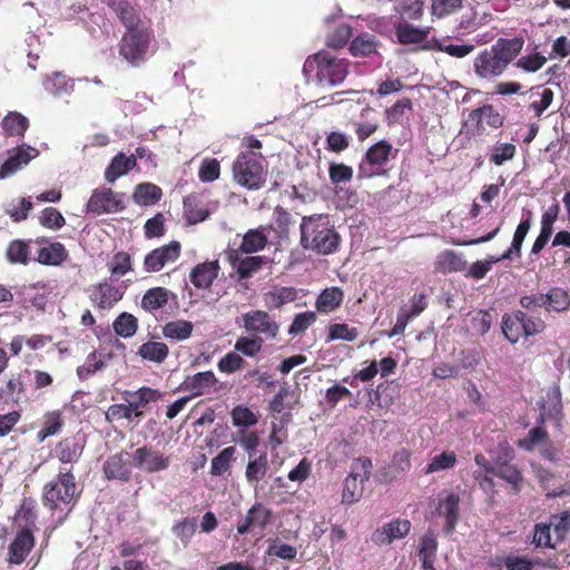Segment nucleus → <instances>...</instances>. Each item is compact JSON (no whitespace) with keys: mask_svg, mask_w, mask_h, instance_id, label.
Returning <instances> with one entry per match:
<instances>
[{"mask_svg":"<svg viewBox=\"0 0 570 570\" xmlns=\"http://www.w3.org/2000/svg\"><path fill=\"white\" fill-rule=\"evenodd\" d=\"M466 267L468 263L461 253H456L453 249H444L435 257L433 273L446 275L464 272Z\"/></svg>","mask_w":570,"mask_h":570,"instance_id":"obj_20","label":"nucleus"},{"mask_svg":"<svg viewBox=\"0 0 570 570\" xmlns=\"http://www.w3.org/2000/svg\"><path fill=\"white\" fill-rule=\"evenodd\" d=\"M156 49L154 31L148 24L126 30L118 43L119 56L135 68L142 66Z\"/></svg>","mask_w":570,"mask_h":570,"instance_id":"obj_4","label":"nucleus"},{"mask_svg":"<svg viewBox=\"0 0 570 570\" xmlns=\"http://www.w3.org/2000/svg\"><path fill=\"white\" fill-rule=\"evenodd\" d=\"M380 41L374 35L363 32L351 41L348 50L353 57H368L377 53Z\"/></svg>","mask_w":570,"mask_h":570,"instance_id":"obj_41","label":"nucleus"},{"mask_svg":"<svg viewBox=\"0 0 570 570\" xmlns=\"http://www.w3.org/2000/svg\"><path fill=\"white\" fill-rule=\"evenodd\" d=\"M197 520L196 518H183L171 527L173 534L181 542L186 548L189 546L191 538L196 533Z\"/></svg>","mask_w":570,"mask_h":570,"instance_id":"obj_52","label":"nucleus"},{"mask_svg":"<svg viewBox=\"0 0 570 570\" xmlns=\"http://www.w3.org/2000/svg\"><path fill=\"white\" fill-rule=\"evenodd\" d=\"M243 327L252 335H264L268 340H276L279 334V324L263 309H253L242 315Z\"/></svg>","mask_w":570,"mask_h":570,"instance_id":"obj_9","label":"nucleus"},{"mask_svg":"<svg viewBox=\"0 0 570 570\" xmlns=\"http://www.w3.org/2000/svg\"><path fill=\"white\" fill-rule=\"evenodd\" d=\"M108 267L111 275L119 278L131 271V257L126 252H118L108 263Z\"/></svg>","mask_w":570,"mask_h":570,"instance_id":"obj_60","label":"nucleus"},{"mask_svg":"<svg viewBox=\"0 0 570 570\" xmlns=\"http://www.w3.org/2000/svg\"><path fill=\"white\" fill-rule=\"evenodd\" d=\"M273 511L261 502H255L247 511L245 518L237 523V533L244 535L257 529L265 531L272 522Z\"/></svg>","mask_w":570,"mask_h":570,"instance_id":"obj_15","label":"nucleus"},{"mask_svg":"<svg viewBox=\"0 0 570 570\" xmlns=\"http://www.w3.org/2000/svg\"><path fill=\"white\" fill-rule=\"evenodd\" d=\"M137 166V160L134 155L126 156L124 153L116 155L105 170V179L114 183L117 178L126 175Z\"/></svg>","mask_w":570,"mask_h":570,"instance_id":"obj_38","label":"nucleus"},{"mask_svg":"<svg viewBox=\"0 0 570 570\" xmlns=\"http://www.w3.org/2000/svg\"><path fill=\"white\" fill-rule=\"evenodd\" d=\"M523 326L522 311H514L510 314H504L502 317V333L512 344H515L520 338L525 337Z\"/></svg>","mask_w":570,"mask_h":570,"instance_id":"obj_36","label":"nucleus"},{"mask_svg":"<svg viewBox=\"0 0 570 570\" xmlns=\"http://www.w3.org/2000/svg\"><path fill=\"white\" fill-rule=\"evenodd\" d=\"M525 40L522 36L499 38L490 48L480 51L473 60V70L481 79H495L521 53Z\"/></svg>","mask_w":570,"mask_h":570,"instance_id":"obj_1","label":"nucleus"},{"mask_svg":"<svg viewBox=\"0 0 570 570\" xmlns=\"http://www.w3.org/2000/svg\"><path fill=\"white\" fill-rule=\"evenodd\" d=\"M498 448L500 453L497 456L494 474L509 485L512 494L518 495L524 487V475L521 469L511 463L514 459V450L508 441L500 442Z\"/></svg>","mask_w":570,"mask_h":570,"instance_id":"obj_7","label":"nucleus"},{"mask_svg":"<svg viewBox=\"0 0 570 570\" xmlns=\"http://www.w3.org/2000/svg\"><path fill=\"white\" fill-rule=\"evenodd\" d=\"M244 253H239L238 250H225V257L230 267L236 272V275L239 281H246L252 278L257 272H259L264 266L272 263V261L262 255H247L243 257Z\"/></svg>","mask_w":570,"mask_h":570,"instance_id":"obj_8","label":"nucleus"},{"mask_svg":"<svg viewBox=\"0 0 570 570\" xmlns=\"http://www.w3.org/2000/svg\"><path fill=\"white\" fill-rule=\"evenodd\" d=\"M125 208L124 194L106 187L95 189L86 205L87 212L95 215L119 213Z\"/></svg>","mask_w":570,"mask_h":570,"instance_id":"obj_10","label":"nucleus"},{"mask_svg":"<svg viewBox=\"0 0 570 570\" xmlns=\"http://www.w3.org/2000/svg\"><path fill=\"white\" fill-rule=\"evenodd\" d=\"M264 338L257 335L239 336L234 345V350L247 357H255L262 352Z\"/></svg>","mask_w":570,"mask_h":570,"instance_id":"obj_50","label":"nucleus"},{"mask_svg":"<svg viewBox=\"0 0 570 570\" xmlns=\"http://www.w3.org/2000/svg\"><path fill=\"white\" fill-rule=\"evenodd\" d=\"M235 451L234 446H227L213 458L210 463V474L219 476L227 472L230 469V462Z\"/></svg>","mask_w":570,"mask_h":570,"instance_id":"obj_57","label":"nucleus"},{"mask_svg":"<svg viewBox=\"0 0 570 570\" xmlns=\"http://www.w3.org/2000/svg\"><path fill=\"white\" fill-rule=\"evenodd\" d=\"M210 213L197 194H190L184 199V216L189 225L206 220Z\"/></svg>","mask_w":570,"mask_h":570,"instance_id":"obj_35","label":"nucleus"},{"mask_svg":"<svg viewBox=\"0 0 570 570\" xmlns=\"http://www.w3.org/2000/svg\"><path fill=\"white\" fill-rule=\"evenodd\" d=\"M430 27L419 28L407 22H400L395 27V35L401 45H414L426 40Z\"/></svg>","mask_w":570,"mask_h":570,"instance_id":"obj_40","label":"nucleus"},{"mask_svg":"<svg viewBox=\"0 0 570 570\" xmlns=\"http://www.w3.org/2000/svg\"><path fill=\"white\" fill-rule=\"evenodd\" d=\"M216 383L215 374L212 371H205L187 376L183 383V389L191 392L193 396H198L208 393Z\"/></svg>","mask_w":570,"mask_h":570,"instance_id":"obj_32","label":"nucleus"},{"mask_svg":"<svg viewBox=\"0 0 570 570\" xmlns=\"http://www.w3.org/2000/svg\"><path fill=\"white\" fill-rule=\"evenodd\" d=\"M391 153L392 145L386 140H380L372 145L365 153L364 160L358 167V176L368 178L376 175L377 171L372 170L367 166L384 165L389 160Z\"/></svg>","mask_w":570,"mask_h":570,"instance_id":"obj_17","label":"nucleus"},{"mask_svg":"<svg viewBox=\"0 0 570 570\" xmlns=\"http://www.w3.org/2000/svg\"><path fill=\"white\" fill-rule=\"evenodd\" d=\"M547 312H564L570 306V295L560 287H551L546 293Z\"/></svg>","mask_w":570,"mask_h":570,"instance_id":"obj_51","label":"nucleus"},{"mask_svg":"<svg viewBox=\"0 0 570 570\" xmlns=\"http://www.w3.org/2000/svg\"><path fill=\"white\" fill-rule=\"evenodd\" d=\"M412 524L406 519H393L392 521L377 528L371 537V540L379 546L391 544L396 539H403L411 531Z\"/></svg>","mask_w":570,"mask_h":570,"instance_id":"obj_18","label":"nucleus"},{"mask_svg":"<svg viewBox=\"0 0 570 570\" xmlns=\"http://www.w3.org/2000/svg\"><path fill=\"white\" fill-rule=\"evenodd\" d=\"M264 158L253 151L240 153L233 164V176L247 189H259L265 183Z\"/></svg>","mask_w":570,"mask_h":570,"instance_id":"obj_5","label":"nucleus"},{"mask_svg":"<svg viewBox=\"0 0 570 570\" xmlns=\"http://www.w3.org/2000/svg\"><path fill=\"white\" fill-rule=\"evenodd\" d=\"M352 28L350 24H338L331 33L326 36L325 43L332 49L344 48L352 37Z\"/></svg>","mask_w":570,"mask_h":570,"instance_id":"obj_56","label":"nucleus"},{"mask_svg":"<svg viewBox=\"0 0 570 570\" xmlns=\"http://www.w3.org/2000/svg\"><path fill=\"white\" fill-rule=\"evenodd\" d=\"M3 132L8 137L23 136L29 127L27 117L17 111L9 112L1 121Z\"/></svg>","mask_w":570,"mask_h":570,"instance_id":"obj_46","label":"nucleus"},{"mask_svg":"<svg viewBox=\"0 0 570 570\" xmlns=\"http://www.w3.org/2000/svg\"><path fill=\"white\" fill-rule=\"evenodd\" d=\"M264 303L269 309H279L283 305L297 298V291L292 286L275 287L263 295Z\"/></svg>","mask_w":570,"mask_h":570,"instance_id":"obj_42","label":"nucleus"},{"mask_svg":"<svg viewBox=\"0 0 570 570\" xmlns=\"http://www.w3.org/2000/svg\"><path fill=\"white\" fill-rule=\"evenodd\" d=\"M132 464L138 470L151 474L167 470L170 458L153 446L144 445L132 453Z\"/></svg>","mask_w":570,"mask_h":570,"instance_id":"obj_11","label":"nucleus"},{"mask_svg":"<svg viewBox=\"0 0 570 570\" xmlns=\"http://www.w3.org/2000/svg\"><path fill=\"white\" fill-rule=\"evenodd\" d=\"M36 538L28 528L19 530L8 546L7 563L10 568L21 566L32 551Z\"/></svg>","mask_w":570,"mask_h":570,"instance_id":"obj_13","label":"nucleus"},{"mask_svg":"<svg viewBox=\"0 0 570 570\" xmlns=\"http://www.w3.org/2000/svg\"><path fill=\"white\" fill-rule=\"evenodd\" d=\"M504 120L505 117L490 104L475 108L469 114V121L475 125L479 132L484 130V122L490 128L499 129L503 126Z\"/></svg>","mask_w":570,"mask_h":570,"instance_id":"obj_21","label":"nucleus"},{"mask_svg":"<svg viewBox=\"0 0 570 570\" xmlns=\"http://www.w3.org/2000/svg\"><path fill=\"white\" fill-rule=\"evenodd\" d=\"M542 410L548 416L560 421L562 417L561 392L558 385L551 386L547 392V401Z\"/></svg>","mask_w":570,"mask_h":570,"instance_id":"obj_54","label":"nucleus"},{"mask_svg":"<svg viewBox=\"0 0 570 570\" xmlns=\"http://www.w3.org/2000/svg\"><path fill=\"white\" fill-rule=\"evenodd\" d=\"M350 72V61L323 49L306 58L303 73L307 81L315 79L318 86L341 85Z\"/></svg>","mask_w":570,"mask_h":570,"instance_id":"obj_3","label":"nucleus"},{"mask_svg":"<svg viewBox=\"0 0 570 570\" xmlns=\"http://www.w3.org/2000/svg\"><path fill=\"white\" fill-rule=\"evenodd\" d=\"M355 134L360 141H364L372 136L380 127L377 112L373 108H364L361 111L360 119L353 122Z\"/></svg>","mask_w":570,"mask_h":570,"instance_id":"obj_37","label":"nucleus"},{"mask_svg":"<svg viewBox=\"0 0 570 570\" xmlns=\"http://www.w3.org/2000/svg\"><path fill=\"white\" fill-rule=\"evenodd\" d=\"M456 463V454L453 451H443L435 455L425 468V473H434L452 469Z\"/></svg>","mask_w":570,"mask_h":570,"instance_id":"obj_59","label":"nucleus"},{"mask_svg":"<svg viewBox=\"0 0 570 570\" xmlns=\"http://www.w3.org/2000/svg\"><path fill=\"white\" fill-rule=\"evenodd\" d=\"M169 354L168 346L163 342L148 341L139 346L138 355L154 363H163Z\"/></svg>","mask_w":570,"mask_h":570,"instance_id":"obj_49","label":"nucleus"},{"mask_svg":"<svg viewBox=\"0 0 570 570\" xmlns=\"http://www.w3.org/2000/svg\"><path fill=\"white\" fill-rule=\"evenodd\" d=\"M232 421L235 426L249 428L258 422L257 415L247 406L237 405L233 409Z\"/></svg>","mask_w":570,"mask_h":570,"instance_id":"obj_62","label":"nucleus"},{"mask_svg":"<svg viewBox=\"0 0 570 570\" xmlns=\"http://www.w3.org/2000/svg\"><path fill=\"white\" fill-rule=\"evenodd\" d=\"M82 451L83 444H80L76 438H65L57 443L55 455L61 463H76Z\"/></svg>","mask_w":570,"mask_h":570,"instance_id":"obj_39","label":"nucleus"},{"mask_svg":"<svg viewBox=\"0 0 570 570\" xmlns=\"http://www.w3.org/2000/svg\"><path fill=\"white\" fill-rule=\"evenodd\" d=\"M220 266L218 261L197 264L190 272V283L199 289L209 288L217 278Z\"/></svg>","mask_w":570,"mask_h":570,"instance_id":"obj_27","label":"nucleus"},{"mask_svg":"<svg viewBox=\"0 0 570 570\" xmlns=\"http://www.w3.org/2000/svg\"><path fill=\"white\" fill-rule=\"evenodd\" d=\"M552 529L559 541L564 540L566 535L570 532V510H564L561 513L552 514L550 517Z\"/></svg>","mask_w":570,"mask_h":570,"instance_id":"obj_64","label":"nucleus"},{"mask_svg":"<svg viewBox=\"0 0 570 570\" xmlns=\"http://www.w3.org/2000/svg\"><path fill=\"white\" fill-rule=\"evenodd\" d=\"M77 484L71 471H59L57 481L49 482L43 488L42 502L51 511L60 504H70L76 500Z\"/></svg>","mask_w":570,"mask_h":570,"instance_id":"obj_6","label":"nucleus"},{"mask_svg":"<svg viewBox=\"0 0 570 570\" xmlns=\"http://www.w3.org/2000/svg\"><path fill=\"white\" fill-rule=\"evenodd\" d=\"M412 452L406 448L394 451L391 462L383 469L382 475L386 482H392L411 470Z\"/></svg>","mask_w":570,"mask_h":570,"instance_id":"obj_25","label":"nucleus"},{"mask_svg":"<svg viewBox=\"0 0 570 570\" xmlns=\"http://www.w3.org/2000/svg\"><path fill=\"white\" fill-rule=\"evenodd\" d=\"M532 226V213L528 212L527 217H523L515 228L511 246L503 253L504 258H512L513 256L521 257V248L525 236Z\"/></svg>","mask_w":570,"mask_h":570,"instance_id":"obj_43","label":"nucleus"},{"mask_svg":"<svg viewBox=\"0 0 570 570\" xmlns=\"http://www.w3.org/2000/svg\"><path fill=\"white\" fill-rule=\"evenodd\" d=\"M498 567L504 566L507 570H532V562L527 556L507 554L497 559Z\"/></svg>","mask_w":570,"mask_h":570,"instance_id":"obj_63","label":"nucleus"},{"mask_svg":"<svg viewBox=\"0 0 570 570\" xmlns=\"http://www.w3.org/2000/svg\"><path fill=\"white\" fill-rule=\"evenodd\" d=\"M439 513L445 518L443 530L446 534H452L460 517V495L448 493L439 503Z\"/></svg>","mask_w":570,"mask_h":570,"instance_id":"obj_29","label":"nucleus"},{"mask_svg":"<svg viewBox=\"0 0 570 570\" xmlns=\"http://www.w3.org/2000/svg\"><path fill=\"white\" fill-rule=\"evenodd\" d=\"M122 297L120 289L107 282L94 285L89 289L90 301L100 309H109Z\"/></svg>","mask_w":570,"mask_h":570,"instance_id":"obj_24","label":"nucleus"},{"mask_svg":"<svg viewBox=\"0 0 570 570\" xmlns=\"http://www.w3.org/2000/svg\"><path fill=\"white\" fill-rule=\"evenodd\" d=\"M38 247V255L36 262L47 266H59L68 258V250L65 245L59 242H49L46 238V243L36 245Z\"/></svg>","mask_w":570,"mask_h":570,"instance_id":"obj_26","label":"nucleus"},{"mask_svg":"<svg viewBox=\"0 0 570 570\" xmlns=\"http://www.w3.org/2000/svg\"><path fill=\"white\" fill-rule=\"evenodd\" d=\"M299 229L304 249L320 255H331L338 250L341 236L331 225L327 215L304 216Z\"/></svg>","mask_w":570,"mask_h":570,"instance_id":"obj_2","label":"nucleus"},{"mask_svg":"<svg viewBox=\"0 0 570 570\" xmlns=\"http://www.w3.org/2000/svg\"><path fill=\"white\" fill-rule=\"evenodd\" d=\"M344 301V292L338 286L323 289L316 297L315 307L321 314H330L336 311Z\"/></svg>","mask_w":570,"mask_h":570,"instance_id":"obj_33","label":"nucleus"},{"mask_svg":"<svg viewBox=\"0 0 570 570\" xmlns=\"http://www.w3.org/2000/svg\"><path fill=\"white\" fill-rule=\"evenodd\" d=\"M62 426L63 420L59 411L47 412L43 415L42 426L37 433V441L41 443L47 438L58 434Z\"/></svg>","mask_w":570,"mask_h":570,"instance_id":"obj_48","label":"nucleus"},{"mask_svg":"<svg viewBox=\"0 0 570 570\" xmlns=\"http://www.w3.org/2000/svg\"><path fill=\"white\" fill-rule=\"evenodd\" d=\"M357 465H360V470L362 471L361 480H358V474L350 473L344 481V488L342 492V503L343 504H353L361 500L363 495V482L370 479L371 470H372V461L368 458H360L357 460Z\"/></svg>","mask_w":570,"mask_h":570,"instance_id":"obj_12","label":"nucleus"},{"mask_svg":"<svg viewBox=\"0 0 570 570\" xmlns=\"http://www.w3.org/2000/svg\"><path fill=\"white\" fill-rule=\"evenodd\" d=\"M127 452H118L106 459L102 465V472L107 480H118L129 482L132 476L131 465L127 459Z\"/></svg>","mask_w":570,"mask_h":570,"instance_id":"obj_19","label":"nucleus"},{"mask_svg":"<svg viewBox=\"0 0 570 570\" xmlns=\"http://www.w3.org/2000/svg\"><path fill=\"white\" fill-rule=\"evenodd\" d=\"M46 243L45 237L30 239H13L6 249V258L11 264L28 265L30 262L31 247Z\"/></svg>","mask_w":570,"mask_h":570,"instance_id":"obj_23","label":"nucleus"},{"mask_svg":"<svg viewBox=\"0 0 570 570\" xmlns=\"http://www.w3.org/2000/svg\"><path fill=\"white\" fill-rule=\"evenodd\" d=\"M163 397L159 390L141 386L136 391H124L122 399L128 403L135 417L144 416V411L151 402H157Z\"/></svg>","mask_w":570,"mask_h":570,"instance_id":"obj_16","label":"nucleus"},{"mask_svg":"<svg viewBox=\"0 0 570 570\" xmlns=\"http://www.w3.org/2000/svg\"><path fill=\"white\" fill-rule=\"evenodd\" d=\"M170 296L176 297L166 287H151L142 295L140 306L144 311L154 314L168 304Z\"/></svg>","mask_w":570,"mask_h":570,"instance_id":"obj_34","label":"nucleus"},{"mask_svg":"<svg viewBox=\"0 0 570 570\" xmlns=\"http://www.w3.org/2000/svg\"><path fill=\"white\" fill-rule=\"evenodd\" d=\"M194 331V324L187 320H175L167 322L163 326V335L173 341H185L188 340Z\"/></svg>","mask_w":570,"mask_h":570,"instance_id":"obj_44","label":"nucleus"},{"mask_svg":"<svg viewBox=\"0 0 570 570\" xmlns=\"http://www.w3.org/2000/svg\"><path fill=\"white\" fill-rule=\"evenodd\" d=\"M39 151L30 146H21L14 148L9 155L8 159L2 164L0 168V176L8 177L21 168L22 165H27L32 158L37 157Z\"/></svg>","mask_w":570,"mask_h":570,"instance_id":"obj_28","label":"nucleus"},{"mask_svg":"<svg viewBox=\"0 0 570 570\" xmlns=\"http://www.w3.org/2000/svg\"><path fill=\"white\" fill-rule=\"evenodd\" d=\"M26 395V387L20 373L11 374L0 386V401L7 405L19 404Z\"/></svg>","mask_w":570,"mask_h":570,"instance_id":"obj_31","label":"nucleus"},{"mask_svg":"<svg viewBox=\"0 0 570 570\" xmlns=\"http://www.w3.org/2000/svg\"><path fill=\"white\" fill-rule=\"evenodd\" d=\"M547 63V58L540 52H532L520 57L514 66L525 72L534 73Z\"/></svg>","mask_w":570,"mask_h":570,"instance_id":"obj_61","label":"nucleus"},{"mask_svg":"<svg viewBox=\"0 0 570 570\" xmlns=\"http://www.w3.org/2000/svg\"><path fill=\"white\" fill-rule=\"evenodd\" d=\"M465 0H431L432 16L441 19L459 12Z\"/></svg>","mask_w":570,"mask_h":570,"instance_id":"obj_55","label":"nucleus"},{"mask_svg":"<svg viewBox=\"0 0 570 570\" xmlns=\"http://www.w3.org/2000/svg\"><path fill=\"white\" fill-rule=\"evenodd\" d=\"M272 229L271 226H259L258 228L248 229L242 238L238 248H229L230 250H238L246 255L262 252L268 245V234Z\"/></svg>","mask_w":570,"mask_h":570,"instance_id":"obj_22","label":"nucleus"},{"mask_svg":"<svg viewBox=\"0 0 570 570\" xmlns=\"http://www.w3.org/2000/svg\"><path fill=\"white\" fill-rule=\"evenodd\" d=\"M161 196L163 190L159 186L151 183H141L136 187L132 198L138 205L150 206L157 204Z\"/></svg>","mask_w":570,"mask_h":570,"instance_id":"obj_45","label":"nucleus"},{"mask_svg":"<svg viewBox=\"0 0 570 570\" xmlns=\"http://www.w3.org/2000/svg\"><path fill=\"white\" fill-rule=\"evenodd\" d=\"M181 252V245L177 240L157 247L149 252L144 259V268L147 273H155L163 269L167 264L176 262Z\"/></svg>","mask_w":570,"mask_h":570,"instance_id":"obj_14","label":"nucleus"},{"mask_svg":"<svg viewBox=\"0 0 570 570\" xmlns=\"http://www.w3.org/2000/svg\"><path fill=\"white\" fill-rule=\"evenodd\" d=\"M360 335L356 327H351L345 323H333L328 326L327 342L332 341H346L354 342Z\"/></svg>","mask_w":570,"mask_h":570,"instance_id":"obj_58","label":"nucleus"},{"mask_svg":"<svg viewBox=\"0 0 570 570\" xmlns=\"http://www.w3.org/2000/svg\"><path fill=\"white\" fill-rule=\"evenodd\" d=\"M108 6L125 26L126 30L146 24L141 21L137 9L128 0H109Z\"/></svg>","mask_w":570,"mask_h":570,"instance_id":"obj_30","label":"nucleus"},{"mask_svg":"<svg viewBox=\"0 0 570 570\" xmlns=\"http://www.w3.org/2000/svg\"><path fill=\"white\" fill-rule=\"evenodd\" d=\"M115 333L124 338L132 337L138 330V320L132 314L124 312L112 323Z\"/></svg>","mask_w":570,"mask_h":570,"instance_id":"obj_53","label":"nucleus"},{"mask_svg":"<svg viewBox=\"0 0 570 570\" xmlns=\"http://www.w3.org/2000/svg\"><path fill=\"white\" fill-rule=\"evenodd\" d=\"M268 471V459L266 453L248 458L245 476L248 483H258Z\"/></svg>","mask_w":570,"mask_h":570,"instance_id":"obj_47","label":"nucleus"}]
</instances>
